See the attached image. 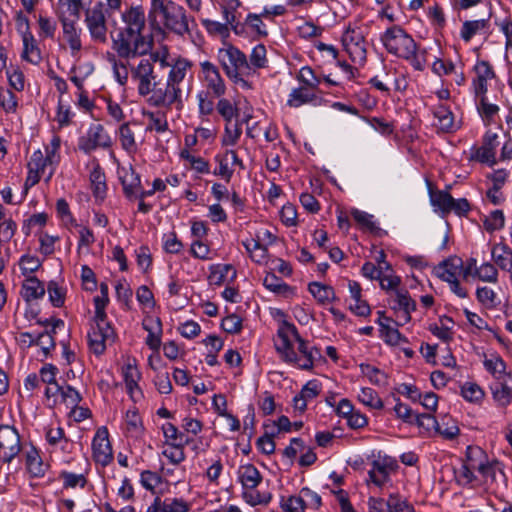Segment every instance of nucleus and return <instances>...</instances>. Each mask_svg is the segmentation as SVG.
I'll list each match as a JSON object with an SVG mask.
<instances>
[{
  "instance_id": "nucleus-1",
  "label": "nucleus",
  "mask_w": 512,
  "mask_h": 512,
  "mask_svg": "<svg viewBox=\"0 0 512 512\" xmlns=\"http://www.w3.org/2000/svg\"><path fill=\"white\" fill-rule=\"evenodd\" d=\"M146 13L142 5H131L121 12L120 27L110 33L112 50L121 59H136L149 54L154 37L147 32Z\"/></svg>"
},
{
  "instance_id": "nucleus-2",
  "label": "nucleus",
  "mask_w": 512,
  "mask_h": 512,
  "mask_svg": "<svg viewBox=\"0 0 512 512\" xmlns=\"http://www.w3.org/2000/svg\"><path fill=\"white\" fill-rule=\"evenodd\" d=\"M274 346L284 362L302 370L312 369L310 346L294 324L284 321L279 326Z\"/></svg>"
},
{
  "instance_id": "nucleus-3",
  "label": "nucleus",
  "mask_w": 512,
  "mask_h": 512,
  "mask_svg": "<svg viewBox=\"0 0 512 512\" xmlns=\"http://www.w3.org/2000/svg\"><path fill=\"white\" fill-rule=\"evenodd\" d=\"M380 41L389 54L406 60L417 71L424 70L426 51H420L413 37L400 25L388 27L380 35Z\"/></svg>"
},
{
  "instance_id": "nucleus-4",
  "label": "nucleus",
  "mask_w": 512,
  "mask_h": 512,
  "mask_svg": "<svg viewBox=\"0 0 512 512\" xmlns=\"http://www.w3.org/2000/svg\"><path fill=\"white\" fill-rule=\"evenodd\" d=\"M150 14L159 18L165 29L179 36L189 34L190 25L195 23L194 18L187 15L185 8L173 0H162L150 7Z\"/></svg>"
},
{
  "instance_id": "nucleus-5",
  "label": "nucleus",
  "mask_w": 512,
  "mask_h": 512,
  "mask_svg": "<svg viewBox=\"0 0 512 512\" xmlns=\"http://www.w3.org/2000/svg\"><path fill=\"white\" fill-rule=\"evenodd\" d=\"M238 481L242 485V498L251 506L268 504L272 495L260 493L255 489L261 484L263 477L260 471L251 463L242 464L237 470Z\"/></svg>"
},
{
  "instance_id": "nucleus-6",
  "label": "nucleus",
  "mask_w": 512,
  "mask_h": 512,
  "mask_svg": "<svg viewBox=\"0 0 512 512\" xmlns=\"http://www.w3.org/2000/svg\"><path fill=\"white\" fill-rule=\"evenodd\" d=\"M470 454L472 468H476L484 485L491 487L500 480L505 481L506 476L501 462L496 459L490 460L486 452L479 446L472 449Z\"/></svg>"
},
{
  "instance_id": "nucleus-7",
  "label": "nucleus",
  "mask_w": 512,
  "mask_h": 512,
  "mask_svg": "<svg viewBox=\"0 0 512 512\" xmlns=\"http://www.w3.org/2000/svg\"><path fill=\"white\" fill-rule=\"evenodd\" d=\"M106 13L105 4L100 1L85 10L84 23L94 43L106 44L108 41Z\"/></svg>"
},
{
  "instance_id": "nucleus-8",
  "label": "nucleus",
  "mask_w": 512,
  "mask_h": 512,
  "mask_svg": "<svg viewBox=\"0 0 512 512\" xmlns=\"http://www.w3.org/2000/svg\"><path fill=\"white\" fill-rule=\"evenodd\" d=\"M157 59L158 54L155 53L151 59L143 58L130 69L131 78L137 83V92L141 97H148L157 85L153 64Z\"/></svg>"
},
{
  "instance_id": "nucleus-9",
  "label": "nucleus",
  "mask_w": 512,
  "mask_h": 512,
  "mask_svg": "<svg viewBox=\"0 0 512 512\" xmlns=\"http://www.w3.org/2000/svg\"><path fill=\"white\" fill-rule=\"evenodd\" d=\"M217 57L227 77H236L239 73L251 76L247 57L237 47L227 44L218 50Z\"/></svg>"
},
{
  "instance_id": "nucleus-10",
  "label": "nucleus",
  "mask_w": 512,
  "mask_h": 512,
  "mask_svg": "<svg viewBox=\"0 0 512 512\" xmlns=\"http://www.w3.org/2000/svg\"><path fill=\"white\" fill-rule=\"evenodd\" d=\"M147 103L152 107H163L167 110L175 108L177 111H181L184 107L182 87H175L167 81L165 87L156 85L148 96Z\"/></svg>"
},
{
  "instance_id": "nucleus-11",
  "label": "nucleus",
  "mask_w": 512,
  "mask_h": 512,
  "mask_svg": "<svg viewBox=\"0 0 512 512\" xmlns=\"http://www.w3.org/2000/svg\"><path fill=\"white\" fill-rule=\"evenodd\" d=\"M498 134L491 130L485 132L482 137L481 146L473 145L470 149L469 161L479 162L493 167L498 163L496 158L497 147L499 146Z\"/></svg>"
},
{
  "instance_id": "nucleus-12",
  "label": "nucleus",
  "mask_w": 512,
  "mask_h": 512,
  "mask_svg": "<svg viewBox=\"0 0 512 512\" xmlns=\"http://www.w3.org/2000/svg\"><path fill=\"white\" fill-rule=\"evenodd\" d=\"M95 325L88 333V343L90 350L96 355H102L106 350V342L114 341L115 332L107 318L102 321L94 319Z\"/></svg>"
},
{
  "instance_id": "nucleus-13",
  "label": "nucleus",
  "mask_w": 512,
  "mask_h": 512,
  "mask_svg": "<svg viewBox=\"0 0 512 512\" xmlns=\"http://www.w3.org/2000/svg\"><path fill=\"white\" fill-rule=\"evenodd\" d=\"M111 145V137L101 124H92L86 134L78 140V148L85 154H90L97 148H110Z\"/></svg>"
},
{
  "instance_id": "nucleus-14",
  "label": "nucleus",
  "mask_w": 512,
  "mask_h": 512,
  "mask_svg": "<svg viewBox=\"0 0 512 512\" xmlns=\"http://www.w3.org/2000/svg\"><path fill=\"white\" fill-rule=\"evenodd\" d=\"M21 451L20 435L9 425H0V461L10 463Z\"/></svg>"
},
{
  "instance_id": "nucleus-15",
  "label": "nucleus",
  "mask_w": 512,
  "mask_h": 512,
  "mask_svg": "<svg viewBox=\"0 0 512 512\" xmlns=\"http://www.w3.org/2000/svg\"><path fill=\"white\" fill-rule=\"evenodd\" d=\"M92 456L94 461L103 467L113 461V450L109 441L108 429L104 426L98 428L94 435Z\"/></svg>"
},
{
  "instance_id": "nucleus-16",
  "label": "nucleus",
  "mask_w": 512,
  "mask_h": 512,
  "mask_svg": "<svg viewBox=\"0 0 512 512\" xmlns=\"http://www.w3.org/2000/svg\"><path fill=\"white\" fill-rule=\"evenodd\" d=\"M58 18L62 25L63 37L69 45L71 54L76 55L82 49V43L80 38L81 30L77 28L76 20H71L68 17H66L65 12L59 11Z\"/></svg>"
},
{
  "instance_id": "nucleus-17",
  "label": "nucleus",
  "mask_w": 512,
  "mask_h": 512,
  "mask_svg": "<svg viewBox=\"0 0 512 512\" xmlns=\"http://www.w3.org/2000/svg\"><path fill=\"white\" fill-rule=\"evenodd\" d=\"M92 170L89 175L92 194L97 201H104L107 195L106 176L98 160L91 161Z\"/></svg>"
},
{
  "instance_id": "nucleus-18",
  "label": "nucleus",
  "mask_w": 512,
  "mask_h": 512,
  "mask_svg": "<svg viewBox=\"0 0 512 512\" xmlns=\"http://www.w3.org/2000/svg\"><path fill=\"white\" fill-rule=\"evenodd\" d=\"M200 65L205 81L207 82V87L216 97L224 95L226 87L218 68L209 61H204Z\"/></svg>"
},
{
  "instance_id": "nucleus-19",
  "label": "nucleus",
  "mask_w": 512,
  "mask_h": 512,
  "mask_svg": "<svg viewBox=\"0 0 512 512\" xmlns=\"http://www.w3.org/2000/svg\"><path fill=\"white\" fill-rule=\"evenodd\" d=\"M190 504L183 498H165L157 496L145 512H188Z\"/></svg>"
},
{
  "instance_id": "nucleus-20",
  "label": "nucleus",
  "mask_w": 512,
  "mask_h": 512,
  "mask_svg": "<svg viewBox=\"0 0 512 512\" xmlns=\"http://www.w3.org/2000/svg\"><path fill=\"white\" fill-rule=\"evenodd\" d=\"M474 448H477V446L469 445L466 448V458L461 467L458 470H455L456 481L462 486H474L475 483L479 482V478L475 474L476 468H472V461L470 458V451Z\"/></svg>"
},
{
  "instance_id": "nucleus-21",
  "label": "nucleus",
  "mask_w": 512,
  "mask_h": 512,
  "mask_svg": "<svg viewBox=\"0 0 512 512\" xmlns=\"http://www.w3.org/2000/svg\"><path fill=\"white\" fill-rule=\"evenodd\" d=\"M90 470V463L87 459L84 460V467L79 473H74L62 470L59 473V478L62 480L64 489H74L76 487L84 488L88 482L87 475Z\"/></svg>"
},
{
  "instance_id": "nucleus-22",
  "label": "nucleus",
  "mask_w": 512,
  "mask_h": 512,
  "mask_svg": "<svg viewBox=\"0 0 512 512\" xmlns=\"http://www.w3.org/2000/svg\"><path fill=\"white\" fill-rule=\"evenodd\" d=\"M433 115L437 119V127L445 133L455 132L459 126L455 123L454 115L449 107L438 104L433 108Z\"/></svg>"
},
{
  "instance_id": "nucleus-23",
  "label": "nucleus",
  "mask_w": 512,
  "mask_h": 512,
  "mask_svg": "<svg viewBox=\"0 0 512 512\" xmlns=\"http://www.w3.org/2000/svg\"><path fill=\"white\" fill-rule=\"evenodd\" d=\"M463 268V261L459 257H450L442 261L436 267L437 276L445 282L457 279L460 269Z\"/></svg>"
},
{
  "instance_id": "nucleus-24",
  "label": "nucleus",
  "mask_w": 512,
  "mask_h": 512,
  "mask_svg": "<svg viewBox=\"0 0 512 512\" xmlns=\"http://www.w3.org/2000/svg\"><path fill=\"white\" fill-rule=\"evenodd\" d=\"M21 38L23 42L21 59L33 65H38L42 60V55L34 35H25Z\"/></svg>"
},
{
  "instance_id": "nucleus-25",
  "label": "nucleus",
  "mask_w": 512,
  "mask_h": 512,
  "mask_svg": "<svg viewBox=\"0 0 512 512\" xmlns=\"http://www.w3.org/2000/svg\"><path fill=\"white\" fill-rule=\"evenodd\" d=\"M342 42L350 54L360 53L361 55L365 54V46H364V37L361 32L356 31L352 28H347L342 37Z\"/></svg>"
},
{
  "instance_id": "nucleus-26",
  "label": "nucleus",
  "mask_w": 512,
  "mask_h": 512,
  "mask_svg": "<svg viewBox=\"0 0 512 512\" xmlns=\"http://www.w3.org/2000/svg\"><path fill=\"white\" fill-rule=\"evenodd\" d=\"M391 467L381 460H373L368 471L369 481L378 487H382L390 480Z\"/></svg>"
},
{
  "instance_id": "nucleus-27",
  "label": "nucleus",
  "mask_w": 512,
  "mask_h": 512,
  "mask_svg": "<svg viewBox=\"0 0 512 512\" xmlns=\"http://www.w3.org/2000/svg\"><path fill=\"white\" fill-rule=\"evenodd\" d=\"M395 304L392 307L394 310L403 312L404 322H409L411 319L410 313L416 310V303L410 297L406 289H399L395 291Z\"/></svg>"
},
{
  "instance_id": "nucleus-28",
  "label": "nucleus",
  "mask_w": 512,
  "mask_h": 512,
  "mask_svg": "<svg viewBox=\"0 0 512 512\" xmlns=\"http://www.w3.org/2000/svg\"><path fill=\"white\" fill-rule=\"evenodd\" d=\"M123 186V192L127 198H132L135 195L137 188L141 186L140 175L130 166L128 169H122L119 176Z\"/></svg>"
},
{
  "instance_id": "nucleus-29",
  "label": "nucleus",
  "mask_w": 512,
  "mask_h": 512,
  "mask_svg": "<svg viewBox=\"0 0 512 512\" xmlns=\"http://www.w3.org/2000/svg\"><path fill=\"white\" fill-rule=\"evenodd\" d=\"M316 99L317 95L315 90L305 86H300L291 91L287 100V105L289 107L298 108L304 104L314 102Z\"/></svg>"
},
{
  "instance_id": "nucleus-30",
  "label": "nucleus",
  "mask_w": 512,
  "mask_h": 512,
  "mask_svg": "<svg viewBox=\"0 0 512 512\" xmlns=\"http://www.w3.org/2000/svg\"><path fill=\"white\" fill-rule=\"evenodd\" d=\"M144 117L148 119L147 132L164 133L169 130L167 114L164 111H144Z\"/></svg>"
},
{
  "instance_id": "nucleus-31",
  "label": "nucleus",
  "mask_w": 512,
  "mask_h": 512,
  "mask_svg": "<svg viewBox=\"0 0 512 512\" xmlns=\"http://www.w3.org/2000/svg\"><path fill=\"white\" fill-rule=\"evenodd\" d=\"M429 196L431 205L434 207L435 211H439L443 215L449 214L451 212L453 197L447 190L429 189Z\"/></svg>"
},
{
  "instance_id": "nucleus-32",
  "label": "nucleus",
  "mask_w": 512,
  "mask_h": 512,
  "mask_svg": "<svg viewBox=\"0 0 512 512\" xmlns=\"http://www.w3.org/2000/svg\"><path fill=\"white\" fill-rule=\"evenodd\" d=\"M491 390L498 405L505 407L512 402V379L510 383L506 379L498 380L491 387Z\"/></svg>"
},
{
  "instance_id": "nucleus-33",
  "label": "nucleus",
  "mask_w": 512,
  "mask_h": 512,
  "mask_svg": "<svg viewBox=\"0 0 512 512\" xmlns=\"http://www.w3.org/2000/svg\"><path fill=\"white\" fill-rule=\"evenodd\" d=\"M45 295L44 284L35 276H28L22 285V296L26 301L40 299Z\"/></svg>"
},
{
  "instance_id": "nucleus-34",
  "label": "nucleus",
  "mask_w": 512,
  "mask_h": 512,
  "mask_svg": "<svg viewBox=\"0 0 512 512\" xmlns=\"http://www.w3.org/2000/svg\"><path fill=\"white\" fill-rule=\"evenodd\" d=\"M232 272L231 281H233L237 272L231 264H217L210 267L209 281L211 284L221 286L227 279L228 273Z\"/></svg>"
},
{
  "instance_id": "nucleus-35",
  "label": "nucleus",
  "mask_w": 512,
  "mask_h": 512,
  "mask_svg": "<svg viewBox=\"0 0 512 512\" xmlns=\"http://www.w3.org/2000/svg\"><path fill=\"white\" fill-rule=\"evenodd\" d=\"M21 338H29V346L37 345L40 346L43 354L47 356L51 349L54 348L55 342L51 333L43 332L37 335L36 337L30 332H22L20 333Z\"/></svg>"
},
{
  "instance_id": "nucleus-36",
  "label": "nucleus",
  "mask_w": 512,
  "mask_h": 512,
  "mask_svg": "<svg viewBox=\"0 0 512 512\" xmlns=\"http://www.w3.org/2000/svg\"><path fill=\"white\" fill-rule=\"evenodd\" d=\"M492 258L500 269L505 271L512 269V250L507 245H495L492 249Z\"/></svg>"
},
{
  "instance_id": "nucleus-37",
  "label": "nucleus",
  "mask_w": 512,
  "mask_h": 512,
  "mask_svg": "<svg viewBox=\"0 0 512 512\" xmlns=\"http://www.w3.org/2000/svg\"><path fill=\"white\" fill-rule=\"evenodd\" d=\"M266 54L267 50L263 44H258L252 49L248 60L251 76L254 75L258 69L267 66L268 60Z\"/></svg>"
},
{
  "instance_id": "nucleus-38",
  "label": "nucleus",
  "mask_w": 512,
  "mask_h": 512,
  "mask_svg": "<svg viewBox=\"0 0 512 512\" xmlns=\"http://www.w3.org/2000/svg\"><path fill=\"white\" fill-rule=\"evenodd\" d=\"M361 373L369 379V381L376 386H387L388 375L370 364L361 363L359 365Z\"/></svg>"
},
{
  "instance_id": "nucleus-39",
  "label": "nucleus",
  "mask_w": 512,
  "mask_h": 512,
  "mask_svg": "<svg viewBox=\"0 0 512 512\" xmlns=\"http://www.w3.org/2000/svg\"><path fill=\"white\" fill-rule=\"evenodd\" d=\"M140 379V373L136 368H133L131 365H127L124 370V381L126 385L127 392L130 394L131 398L136 401V396H142V392L138 386V380Z\"/></svg>"
},
{
  "instance_id": "nucleus-40",
  "label": "nucleus",
  "mask_w": 512,
  "mask_h": 512,
  "mask_svg": "<svg viewBox=\"0 0 512 512\" xmlns=\"http://www.w3.org/2000/svg\"><path fill=\"white\" fill-rule=\"evenodd\" d=\"M117 56V54H108V61L112 65L113 75L116 81L121 85L125 86L128 82V68L127 64Z\"/></svg>"
},
{
  "instance_id": "nucleus-41",
  "label": "nucleus",
  "mask_w": 512,
  "mask_h": 512,
  "mask_svg": "<svg viewBox=\"0 0 512 512\" xmlns=\"http://www.w3.org/2000/svg\"><path fill=\"white\" fill-rule=\"evenodd\" d=\"M26 465L33 477H41L45 474L46 466L35 448L26 453Z\"/></svg>"
},
{
  "instance_id": "nucleus-42",
  "label": "nucleus",
  "mask_w": 512,
  "mask_h": 512,
  "mask_svg": "<svg viewBox=\"0 0 512 512\" xmlns=\"http://www.w3.org/2000/svg\"><path fill=\"white\" fill-rule=\"evenodd\" d=\"M190 63L186 60H178L170 69L167 82L175 87H181Z\"/></svg>"
},
{
  "instance_id": "nucleus-43",
  "label": "nucleus",
  "mask_w": 512,
  "mask_h": 512,
  "mask_svg": "<svg viewBox=\"0 0 512 512\" xmlns=\"http://www.w3.org/2000/svg\"><path fill=\"white\" fill-rule=\"evenodd\" d=\"M351 215L361 229L369 231L373 234H379L381 229L373 221V215L358 209H352Z\"/></svg>"
},
{
  "instance_id": "nucleus-44",
  "label": "nucleus",
  "mask_w": 512,
  "mask_h": 512,
  "mask_svg": "<svg viewBox=\"0 0 512 512\" xmlns=\"http://www.w3.org/2000/svg\"><path fill=\"white\" fill-rule=\"evenodd\" d=\"M108 291V285L105 282H102L100 284V295L94 297L93 299L95 307L94 319H99L102 321L103 318H107L105 309L109 303Z\"/></svg>"
},
{
  "instance_id": "nucleus-45",
  "label": "nucleus",
  "mask_w": 512,
  "mask_h": 512,
  "mask_svg": "<svg viewBox=\"0 0 512 512\" xmlns=\"http://www.w3.org/2000/svg\"><path fill=\"white\" fill-rule=\"evenodd\" d=\"M309 292L322 304L335 299V292L331 286L319 282H312L308 286Z\"/></svg>"
},
{
  "instance_id": "nucleus-46",
  "label": "nucleus",
  "mask_w": 512,
  "mask_h": 512,
  "mask_svg": "<svg viewBox=\"0 0 512 512\" xmlns=\"http://www.w3.org/2000/svg\"><path fill=\"white\" fill-rule=\"evenodd\" d=\"M487 24L485 19L464 21L460 31L462 40L469 42L479 31L485 29Z\"/></svg>"
},
{
  "instance_id": "nucleus-47",
  "label": "nucleus",
  "mask_w": 512,
  "mask_h": 512,
  "mask_svg": "<svg viewBox=\"0 0 512 512\" xmlns=\"http://www.w3.org/2000/svg\"><path fill=\"white\" fill-rule=\"evenodd\" d=\"M214 162L217 167L212 172L213 175L221 177L227 183L232 179L234 170L229 166V159H227L225 153H218L214 156Z\"/></svg>"
},
{
  "instance_id": "nucleus-48",
  "label": "nucleus",
  "mask_w": 512,
  "mask_h": 512,
  "mask_svg": "<svg viewBox=\"0 0 512 512\" xmlns=\"http://www.w3.org/2000/svg\"><path fill=\"white\" fill-rule=\"evenodd\" d=\"M119 140L121 147L128 153L136 152L137 144L135 141L134 132L130 128L128 122L123 123L119 128Z\"/></svg>"
},
{
  "instance_id": "nucleus-49",
  "label": "nucleus",
  "mask_w": 512,
  "mask_h": 512,
  "mask_svg": "<svg viewBox=\"0 0 512 512\" xmlns=\"http://www.w3.org/2000/svg\"><path fill=\"white\" fill-rule=\"evenodd\" d=\"M242 134L241 124L238 121L235 123H226L224 134L221 139L222 146H234L239 141Z\"/></svg>"
},
{
  "instance_id": "nucleus-50",
  "label": "nucleus",
  "mask_w": 512,
  "mask_h": 512,
  "mask_svg": "<svg viewBox=\"0 0 512 512\" xmlns=\"http://www.w3.org/2000/svg\"><path fill=\"white\" fill-rule=\"evenodd\" d=\"M380 333L383 340L392 346L399 345L400 343H407L408 339L403 336L398 329L390 327L388 324L380 322Z\"/></svg>"
},
{
  "instance_id": "nucleus-51",
  "label": "nucleus",
  "mask_w": 512,
  "mask_h": 512,
  "mask_svg": "<svg viewBox=\"0 0 512 512\" xmlns=\"http://www.w3.org/2000/svg\"><path fill=\"white\" fill-rule=\"evenodd\" d=\"M359 401L372 408V409H382L384 407L382 399L379 397L378 393L369 387L362 388L360 393L358 394Z\"/></svg>"
},
{
  "instance_id": "nucleus-52",
  "label": "nucleus",
  "mask_w": 512,
  "mask_h": 512,
  "mask_svg": "<svg viewBox=\"0 0 512 512\" xmlns=\"http://www.w3.org/2000/svg\"><path fill=\"white\" fill-rule=\"evenodd\" d=\"M436 432L447 440H453L460 432L456 421L449 417H444L438 422Z\"/></svg>"
},
{
  "instance_id": "nucleus-53",
  "label": "nucleus",
  "mask_w": 512,
  "mask_h": 512,
  "mask_svg": "<svg viewBox=\"0 0 512 512\" xmlns=\"http://www.w3.org/2000/svg\"><path fill=\"white\" fill-rule=\"evenodd\" d=\"M0 107L8 114L17 112L18 98L12 90L0 87Z\"/></svg>"
},
{
  "instance_id": "nucleus-54",
  "label": "nucleus",
  "mask_w": 512,
  "mask_h": 512,
  "mask_svg": "<svg viewBox=\"0 0 512 512\" xmlns=\"http://www.w3.org/2000/svg\"><path fill=\"white\" fill-rule=\"evenodd\" d=\"M296 79L302 84V86L311 88L315 91L318 90L321 83V79L315 75V72L309 66L302 67L297 74Z\"/></svg>"
},
{
  "instance_id": "nucleus-55",
  "label": "nucleus",
  "mask_w": 512,
  "mask_h": 512,
  "mask_svg": "<svg viewBox=\"0 0 512 512\" xmlns=\"http://www.w3.org/2000/svg\"><path fill=\"white\" fill-rule=\"evenodd\" d=\"M243 246L250 253L253 261L261 263L265 260L267 255V248L262 245L259 241L250 238L242 242Z\"/></svg>"
},
{
  "instance_id": "nucleus-56",
  "label": "nucleus",
  "mask_w": 512,
  "mask_h": 512,
  "mask_svg": "<svg viewBox=\"0 0 512 512\" xmlns=\"http://www.w3.org/2000/svg\"><path fill=\"white\" fill-rule=\"evenodd\" d=\"M263 285L270 291L278 294H286L291 291V288L281 278L277 277L274 273H268L263 279Z\"/></svg>"
},
{
  "instance_id": "nucleus-57",
  "label": "nucleus",
  "mask_w": 512,
  "mask_h": 512,
  "mask_svg": "<svg viewBox=\"0 0 512 512\" xmlns=\"http://www.w3.org/2000/svg\"><path fill=\"white\" fill-rule=\"evenodd\" d=\"M477 109L485 125H490L492 122H494V117L499 112V107L496 104L489 103L487 98L479 99Z\"/></svg>"
},
{
  "instance_id": "nucleus-58",
  "label": "nucleus",
  "mask_w": 512,
  "mask_h": 512,
  "mask_svg": "<svg viewBox=\"0 0 512 512\" xmlns=\"http://www.w3.org/2000/svg\"><path fill=\"white\" fill-rule=\"evenodd\" d=\"M49 301L52 306L60 308L65 303V289L60 287L56 281H50L47 285Z\"/></svg>"
},
{
  "instance_id": "nucleus-59",
  "label": "nucleus",
  "mask_w": 512,
  "mask_h": 512,
  "mask_svg": "<svg viewBox=\"0 0 512 512\" xmlns=\"http://www.w3.org/2000/svg\"><path fill=\"white\" fill-rule=\"evenodd\" d=\"M280 507L284 512H305V505L300 493L288 498L281 497Z\"/></svg>"
},
{
  "instance_id": "nucleus-60",
  "label": "nucleus",
  "mask_w": 512,
  "mask_h": 512,
  "mask_svg": "<svg viewBox=\"0 0 512 512\" xmlns=\"http://www.w3.org/2000/svg\"><path fill=\"white\" fill-rule=\"evenodd\" d=\"M18 264L23 275L31 276L41 267L42 262L37 256L25 254L21 256Z\"/></svg>"
},
{
  "instance_id": "nucleus-61",
  "label": "nucleus",
  "mask_w": 512,
  "mask_h": 512,
  "mask_svg": "<svg viewBox=\"0 0 512 512\" xmlns=\"http://www.w3.org/2000/svg\"><path fill=\"white\" fill-rule=\"evenodd\" d=\"M505 217L502 210H494L484 220V227L488 232L500 230L504 227Z\"/></svg>"
},
{
  "instance_id": "nucleus-62",
  "label": "nucleus",
  "mask_w": 512,
  "mask_h": 512,
  "mask_svg": "<svg viewBox=\"0 0 512 512\" xmlns=\"http://www.w3.org/2000/svg\"><path fill=\"white\" fill-rule=\"evenodd\" d=\"M301 497L303 499L305 510L306 509H319L322 505L321 496L315 491L308 487H303L300 490Z\"/></svg>"
},
{
  "instance_id": "nucleus-63",
  "label": "nucleus",
  "mask_w": 512,
  "mask_h": 512,
  "mask_svg": "<svg viewBox=\"0 0 512 512\" xmlns=\"http://www.w3.org/2000/svg\"><path fill=\"white\" fill-rule=\"evenodd\" d=\"M461 395L467 401L479 402L483 398L484 392L479 385L467 382L461 387Z\"/></svg>"
},
{
  "instance_id": "nucleus-64",
  "label": "nucleus",
  "mask_w": 512,
  "mask_h": 512,
  "mask_svg": "<svg viewBox=\"0 0 512 512\" xmlns=\"http://www.w3.org/2000/svg\"><path fill=\"white\" fill-rule=\"evenodd\" d=\"M6 75L12 89L21 92L25 87V76L19 68L7 69Z\"/></svg>"
}]
</instances>
